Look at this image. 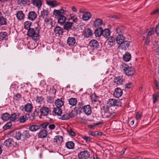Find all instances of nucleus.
<instances>
[{
    "label": "nucleus",
    "mask_w": 159,
    "mask_h": 159,
    "mask_svg": "<svg viewBox=\"0 0 159 159\" xmlns=\"http://www.w3.org/2000/svg\"><path fill=\"white\" fill-rule=\"evenodd\" d=\"M40 29L38 27L30 28L29 29L27 34L34 41H36L37 38L40 36Z\"/></svg>",
    "instance_id": "nucleus-1"
},
{
    "label": "nucleus",
    "mask_w": 159,
    "mask_h": 159,
    "mask_svg": "<svg viewBox=\"0 0 159 159\" xmlns=\"http://www.w3.org/2000/svg\"><path fill=\"white\" fill-rule=\"evenodd\" d=\"M120 67L124 71L125 73L128 76H132L135 72L134 69L131 66H129L126 64L123 63L121 65Z\"/></svg>",
    "instance_id": "nucleus-2"
},
{
    "label": "nucleus",
    "mask_w": 159,
    "mask_h": 159,
    "mask_svg": "<svg viewBox=\"0 0 159 159\" xmlns=\"http://www.w3.org/2000/svg\"><path fill=\"white\" fill-rule=\"evenodd\" d=\"M49 12L48 10L43 9L41 11V16L44 19V21L47 24L51 25L52 20L49 16Z\"/></svg>",
    "instance_id": "nucleus-3"
},
{
    "label": "nucleus",
    "mask_w": 159,
    "mask_h": 159,
    "mask_svg": "<svg viewBox=\"0 0 159 159\" xmlns=\"http://www.w3.org/2000/svg\"><path fill=\"white\" fill-rule=\"evenodd\" d=\"M67 11L64 10L63 9H60L59 10L54 9L53 12V15L55 17H60L63 15H65L66 16L68 15L66 13Z\"/></svg>",
    "instance_id": "nucleus-4"
},
{
    "label": "nucleus",
    "mask_w": 159,
    "mask_h": 159,
    "mask_svg": "<svg viewBox=\"0 0 159 159\" xmlns=\"http://www.w3.org/2000/svg\"><path fill=\"white\" fill-rule=\"evenodd\" d=\"M115 113L114 112L110 111V110H103L101 112L102 116L104 118L113 116Z\"/></svg>",
    "instance_id": "nucleus-5"
},
{
    "label": "nucleus",
    "mask_w": 159,
    "mask_h": 159,
    "mask_svg": "<svg viewBox=\"0 0 159 159\" xmlns=\"http://www.w3.org/2000/svg\"><path fill=\"white\" fill-rule=\"evenodd\" d=\"M89 152L87 151L80 152L78 154L79 159H87L89 158Z\"/></svg>",
    "instance_id": "nucleus-6"
},
{
    "label": "nucleus",
    "mask_w": 159,
    "mask_h": 159,
    "mask_svg": "<svg viewBox=\"0 0 159 159\" xmlns=\"http://www.w3.org/2000/svg\"><path fill=\"white\" fill-rule=\"evenodd\" d=\"M63 141V138L60 135L56 136L53 139V142L55 144L61 145Z\"/></svg>",
    "instance_id": "nucleus-7"
},
{
    "label": "nucleus",
    "mask_w": 159,
    "mask_h": 159,
    "mask_svg": "<svg viewBox=\"0 0 159 159\" xmlns=\"http://www.w3.org/2000/svg\"><path fill=\"white\" fill-rule=\"evenodd\" d=\"M123 81V79L122 77L120 76L115 77L113 83L114 85H121Z\"/></svg>",
    "instance_id": "nucleus-8"
},
{
    "label": "nucleus",
    "mask_w": 159,
    "mask_h": 159,
    "mask_svg": "<svg viewBox=\"0 0 159 159\" xmlns=\"http://www.w3.org/2000/svg\"><path fill=\"white\" fill-rule=\"evenodd\" d=\"M89 45L92 49L97 48L99 46V43L95 39L91 40L89 43Z\"/></svg>",
    "instance_id": "nucleus-9"
},
{
    "label": "nucleus",
    "mask_w": 159,
    "mask_h": 159,
    "mask_svg": "<svg viewBox=\"0 0 159 159\" xmlns=\"http://www.w3.org/2000/svg\"><path fill=\"white\" fill-rule=\"evenodd\" d=\"M125 37L122 34H119L116 36L115 38L116 43L119 45L124 42L125 40Z\"/></svg>",
    "instance_id": "nucleus-10"
},
{
    "label": "nucleus",
    "mask_w": 159,
    "mask_h": 159,
    "mask_svg": "<svg viewBox=\"0 0 159 159\" xmlns=\"http://www.w3.org/2000/svg\"><path fill=\"white\" fill-rule=\"evenodd\" d=\"M123 93L122 90L118 88H116L114 92V96L116 98H119L122 95Z\"/></svg>",
    "instance_id": "nucleus-11"
},
{
    "label": "nucleus",
    "mask_w": 159,
    "mask_h": 159,
    "mask_svg": "<svg viewBox=\"0 0 159 159\" xmlns=\"http://www.w3.org/2000/svg\"><path fill=\"white\" fill-rule=\"evenodd\" d=\"M130 44V42L129 41H124L120 45L119 48L122 50H125L128 48Z\"/></svg>",
    "instance_id": "nucleus-12"
},
{
    "label": "nucleus",
    "mask_w": 159,
    "mask_h": 159,
    "mask_svg": "<svg viewBox=\"0 0 159 159\" xmlns=\"http://www.w3.org/2000/svg\"><path fill=\"white\" fill-rule=\"evenodd\" d=\"M37 14L34 11H30L28 15V18L30 20L33 21L37 17Z\"/></svg>",
    "instance_id": "nucleus-13"
},
{
    "label": "nucleus",
    "mask_w": 159,
    "mask_h": 159,
    "mask_svg": "<svg viewBox=\"0 0 159 159\" xmlns=\"http://www.w3.org/2000/svg\"><path fill=\"white\" fill-rule=\"evenodd\" d=\"M76 43L75 38L73 37H69L67 40V43L70 46H73Z\"/></svg>",
    "instance_id": "nucleus-14"
},
{
    "label": "nucleus",
    "mask_w": 159,
    "mask_h": 159,
    "mask_svg": "<svg viewBox=\"0 0 159 159\" xmlns=\"http://www.w3.org/2000/svg\"><path fill=\"white\" fill-rule=\"evenodd\" d=\"M26 111L28 112V115L29 116V118L30 120H34L36 116V114H37L36 110L34 112L31 111V110H25Z\"/></svg>",
    "instance_id": "nucleus-15"
},
{
    "label": "nucleus",
    "mask_w": 159,
    "mask_h": 159,
    "mask_svg": "<svg viewBox=\"0 0 159 159\" xmlns=\"http://www.w3.org/2000/svg\"><path fill=\"white\" fill-rule=\"evenodd\" d=\"M120 102H117L115 99H109L108 102V104L110 106H119V104Z\"/></svg>",
    "instance_id": "nucleus-16"
},
{
    "label": "nucleus",
    "mask_w": 159,
    "mask_h": 159,
    "mask_svg": "<svg viewBox=\"0 0 159 159\" xmlns=\"http://www.w3.org/2000/svg\"><path fill=\"white\" fill-rule=\"evenodd\" d=\"M91 14L88 12H86L84 13L82 15V19L84 21H87L91 17Z\"/></svg>",
    "instance_id": "nucleus-17"
},
{
    "label": "nucleus",
    "mask_w": 159,
    "mask_h": 159,
    "mask_svg": "<svg viewBox=\"0 0 159 159\" xmlns=\"http://www.w3.org/2000/svg\"><path fill=\"white\" fill-rule=\"evenodd\" d=\"M6 19L3 16L2 12L0 11V25H6L7 24Z\"/></svg>",
    "instance_id": "nucleus-18"
},
{
    "label": "nucleus",
    "mask_w": 159,
    "mask_h": 159,
    "mask_svg": "<svg viewBox=\"0 0 159 159\" xmlns=\"http://www.w3.org/2000/svg\"><path fill=\"white\" fill-rule=\"evenodd\" d=\"M40 127L41 126L39 125H34L30 126L29 129L30 131L34 132L39 129Z\"/></svg>",
    "instance_id": "nucleus-19"
},
{
    "label": "nucleus",
    "mask_w": 159,
    "mask_h": 159,
    "mask_svg": "<svg viewBox=\"0 0 159 159\" xmlns=\"http://www.w3.org/2000/svg\"><path fill=\"white\" fill-rule=\"evenodd\" d=\"M8 34L6 32H0V40L6 41L8 39Z\"/></svg>",
    "instance_id": "nucleus-20"
},
{
    "label": "nucleus",
    "mask_w": 159,
    "mask_h": 159,
    "mask_svg": "<svg viewBox=\"0 0 159 159\" xmlns=\"http://www.w3.org/2000/svg\"><path fill=\"white\" fill-rule=\"evenodd\" d=\"M48 134L47 131L45 129L41 130L38 133V136L41 138H43L46 137Z\"/></svg>",
    "instance_id": "nucleus-21"
},
{
    "label": "nucleus",
    "mask_w": 159,
    "mask_h": 159,
    "mask_svg": "<svg viewBox=\"0 0 159 159\" xmlns=\"http://www.w3.org/2000/svg\"><path fill=\"white\" fill-rule=\"evenodd\" d=\"M74 116V115L72 112L69 114L66 113L62 115L61 117V119L62 120H67Z\"/></svg>",
    "instance_id": "nucleus-22"
},
{
    "label": "nucleus",
    "mask_w": 159,
    "mask_h": 159,
    "mask_svg": "<svg viewBox=\"0 0 159 159\" xmlns=\"http://www.w3.org/2000/svg\"><path fill=\"white\" fill-rule=\"evenodd\" d=\"M46 3L52 7H56L58 5V3L55 0H46Z\"/></svg>",
    "instance_id": "nucleus-23"
},
{
    "label": "nucleus",
    "mask_w": 159,
    "mask_h": 159,
    "mask_svg": "<svg viewBox=\"0 0 159 159\" xmlns=\"http://www.w3.org/2000/svg\"><path fill=\"white\" fill-rule=\"evenodd\" d=\"M31 3L38 8L40 7L42 5V2L41 0H32Z\"/></svg>",
    "instance_id": "nucleus-24"
},
{
    "label": "nucleus",
    "mask_w": 159,
    "mask_h": 159,
    "mask_svg": "<svg viewBox=\"0 0 159 159\" xmlns=\"http://www.w3.org/2000/svg\"><path fill=\"white\" fill-rule=\"evenodd\" d=\"M116 39L113 37H109L107 39L106 42L110 46H112L115 43Z\"/></svg>",
    "instance_id": "nucleus-25"
},
{
    "label": "nucleus",
    "mask_w": 159,
    "mask_h": 159,
    "mask_svg": "<svg viewBox=\"0 0 159 159\" xmlns=\"http://www.w3.org/2000/svg\"><path fill=\"white\" fill-rule=\"evenodd\" d=\"M13 143V139L9 138L6 140L4 143V144L6 147H10L12 146Z\"/></svg>",
    "instance_id": "nucleus-26"
},
{
    "label": "nucleus",
    "mask_w": 159,
    "mask_h": 159,
    "mask_svg": "<svg viewBox=\"0 0 159 159\" xmlns=\"http://www.w3.org/2000/svg\"><path fill=\"white\" fill-rule=\"evenodd\" d=\"M54 32L56 34L61 35L63 33V29L60 26H57L54 29Z\"/></svg>",
    "instance_id": "nucleus-27"
},
{
    "label": "nucleus",
    "mask_w": 159,
    "mask_h": 159,
    "mask_svg": "<svg viewBox=\"0 0 159 159\" xmlns=\"http://www.w3.org/2000/svg\"><path fill=\"white\" fill-rule=\"evenodd\" d=\"M66 148L68 149H73L75 147V144L72 141H68L65 144Z\"/></svg>",
    "instance_id": "nucleus-28"
},
{
    "label": "nucleus",
    "mask_w": 159,
    "mask_h": 159,
    "mask_svg": "<svg viewBox=\"0 0 159 159\" xmlns=\"http://www.w3.org/2000/svg\"><path fill=\"white\" fill-rule=\"evenodd\" d=\"M92 31L89 28H87L85 29L84 33V35L85 37L88 38L92 34Z\"/></svg>",
    "instance_id": "nucleus-29"
},
{
    "label": "nucleus",
    "mask_w": 159,
    "mask_h": 159,
    "mask_svg": "<svg viewBox=\"0 0 159 159\" xmlns=\"http://www.w3.org/2000/svg\"><path fill=\"white\" fill-rule=\"evenodd\" d=\"M110 35V32L108 29H105L102 30V35L104 38H107Z\"/></svg>",
    "instance_id": "nucleus-30"
},
{
    "label": "nucleus",
    "mask_w": 159,
    "mask_h": 159,
    "mask_svg": "<svg viewBox=\"0 0 159 159\" xmlns=\"http://www.w3.org/2000/svg\"><path fill=\"white\" fill-rule=\"evenodd\" d=\"M19 116L18 113H12L11 116H10V120L14 121L19 118Z\"/></svg>",
    "instance_id": "nucleus-31"
},
{
    "label": "nucleus",
    "mask_w": 159,
    "mask_h": 159,
    "mask_svg": "<svg viewBox=\"0 0 159 159\" xmlns=\"http://www.w3.org/2000/svg\"><path fill=\"white\" fill-rule=\"evenodd\" d=\"M102 23V20L100 19H97L93 22V25L95 27H98L101 26Z\"/></svg>",
    "instance_id": "nucleus-32"
},
{
    "label": "nucleus",
    "mask_w": 159,
    "mask_h": 159,
    "mask_svg": "<svg viewBox=\"0 0 159 159\" xmlns=\"http://www.w3.org/2000/svg\"><path fill=\"white\" fill-rule=\"evenodd\" d=\"M102 29L101 27H98L97 28L95 31V36L97 37H100L102 34Z\"/></svg>",
    "instance_id": "nucleus-33"
},
{
    "label": "nucleus",
    "mask_w": 159,
    "mask_h": 159,
    "mask_svg": "<svg viewBox=\"0 0 159 159\" xmlns=\"http://www.w3.org/2000/svg\"><path fill=\"white\" fill-rule=\"evenodd\" d=\"M55 104L58 109H60V108L63 105V102L61 99H57L55 102Z\"/></svg>",
    "instance_id": "nucleus-34"
},
{
    "label": "nucleus",
    "mask_w": 159,
    "mask_h": 159,
    "mask_svg": "<svg viewBox=\"0 0 159 159\" xmlns=\"http://www.w3.org/2000/svg\"><path fill=\"white\" fill-rule=\"evenodd\" d=\"M16 17L19 20H22L24 19V14L21 11H18L16 14Z\"/></svg>",
    "instance_id": "nucleus-35"
},
{
    "label": "nucleus",
    "mask_w": 159,
    "mask_h": 159,
    "mask_svg": "<svg viewBox=\"0 0 159 159\" xmlns=\"http://www.w3.org/2000/svg\"><path fill=\"white\" fill-rule=\"evenodd\" d=\"M131 55L129 53H126L123 57V60L126 62H128L130 60Z\"/></svg>",
    "instance_id": "nucleus-36"
},
{
    "label": "nucleus",
    "mask_w": 159,
    "mask_h": 159,
    "mask_svg": "<svg viewBox=\"0 0 159 159\" xmlns=\"http://www.w3.org/2000/svg\"><path fill=\"white\" fill-rule=\"evenodd\" d=\"M64 15H63L59 17V18L58 19V22L61 25L63 24L66 21V18L64 16Z\"/></svg>",
    "instance_id": "nucleus-37"
},
{
    "label": "nucleus",
    "mask_w": 159,
    "mask_h": 159,
    "mask_svg": "<svg viewBox=\"0 0 159 159\" xmlns=\"http://www.w3.org/2000/svg\"><path fill=\"white\" fill-rule=\"evenodd\" d=\"M116 31L118 34H122L124 32V28L122 26L118 27L116 29Z\"/></svg>",
    "instance_id": "nucleus-38"
},
{
    "label": "nucleus",
    "mask_w": 159,
    "mask_h": 159,
    "mask_svg": "<svg viewBox=\"0 0 159 159\" xmlns=\"http://www.w3.org/2000/svg\"><path fill=\"white\" fill-rule=\"evenodd\" d=\"M17 3L20 5L25 6L27 4H29L30 2L29 0H18Z\"/></svg>",
    "instance_id": "nucleus-39"
},
{
    "label": "nucleus",
    "mask_w": 159,
    "mask_h": 159,
    "mask_svg": "<svg viewBox=\"0 0 159 159\" xmlns=\"http://www.w3.org/2000/svg\"><path fill=\"white\" fill-rule=\"evenodd\" d=\"M73 24L72 22L67 21L66 22L64 25V28L65 30H68L71 28Z\"/></svg>",
    "instance_id": "nucleus-40"
},
{
    "label": "nucleus",
    "mask_w": 159,
    "mask_h": 159,
    "mask_svg": "<svg viewBox=\"0 0 159 159\" xmlns=\"http://www.w3.org/2000/svg\"><path fill=\"white\" fill-rule=\"evenodd\" d=\"M2 119L5 121H7L10 119V115L7 113L3 114L2 116Z\"/></svg>",
    "instance_id": "nucleus-41"
},
{
    "label": "nucleus",
    "mask_w": 159,
    "mask_h": 159,
    "mask_svg": "<svg viewBox=\"0 0 159 159\" xmlns=\"http://www.w3.org/2000/svg\"><path fill=\"white\" fill-rule=\"evenodd\" d=\"M22 137L24 139L29 138L30 136L29 132L28 130H25L21 132Z\"/></svg>",
    "instance_id": "nucleus-42"
},
{
    "label": "nucleus",
    "mask_w": 159,
    "mask_h": 159,
    "mask_svg": "<svg viewBox=\"0 0 159 159\" xmlns=\"http://www.w3.org/2000/svg\"><path fill=\"white\" fill-rule=\"evenodd\" d=\"M159 95V92H157L152 95V100L153 103H155L157 101Z\"/></svg>",
    "instance_id": "nucleus-43"
},
{
    "label": "nucleus",
    "mask_w": 159,
    "mask_h": 159,
    "mask_svg": "<svg viewBox=\"0 0 159 159\" xmlns=\"http://www.w3.org/2000/svg\"><path fill=\"white\" fill-rule=\"evenodd\" d=\"M70 20H72L74 22H76L77 21L78 19L77 16L73 14H70Z\"/></svg>",
    "instance_id": "nucleus-44"
},
{
    "label": "nucleus",
    "mask_w": 159,
    "mask_h": 159,
    "mask_svg": "<svg viewBox=\"0 0 159 159\" xmlns=\"http://www.w3.org/2000/svg\"><path fill=\"white\" fill-rule=\"evenodd\" d=\"M27 120V118L25 115L20 116L19 118V121L21 123H24Z\"/></svg>",
    "instance_id": "nucleus-45"
},
{
    "label": "nucleus",
    "mask_w": 159,
    "mask_h": 159,
    "mask_svg": "<svg viewBox=\"0 0 159 159\" xmlns=\"http://www.w3.org/2000/svg\"><path fill=\"white\" fill-rule=\"evenodd\" d=\"M77 100L75 98H70L69 101V104L72 106H75L76 104Z\"/></svg>",
    "instance_id": "nucleus-46"
},
{
    "label": "nucleus",
    "mask_w": 159,
    "mask_h": 159,
    "mask_svg": "<svg viewBox=\"0 0 159 159\" xmlns=\"http://www.w3.org/2000/svg\"><path fill=\"white\" fill-rule=\"evenodd\" d=\"M22 136L21 132L20 131H17L15 134V137L16 139L18 140L21 139Z\"/></svg>",
    "instance_id": "nucleus-47"
},
{
    "label": "nucleus",
    "mask_w": 159,
    "mask_h": 159,
    "mask_svg": "<svg viewBox=\"0 0 159 159\" xmlns=\"http://www.w3.org/2000/svg\"><path fill=\"white\" fill-rule=\"evenodd\" d=\"M44 98L41 96H37L35 99L36 102L41 104L43 101Z\"/></svg>",
    "instance_id": "nucleus-48"
},
{
    "label": "nucleus",
    "mask_w": 159,
    "mask_h": 159,
    "mask_svg": "<svg viewBox=\"0 0 159 159\" xmlns=\"http://www.w3.org/2000/svg\"><path fill=\"white\" fill-rule=\"evenodd\" d=\"M11 122L7 123L3 127V128L5 130H7L11 128Z\"/></svg>",
    "instance_id": "nucleus-49"
},
{
    "label": "nucleus",
    "mask_w": 159,
    "mask_h": 159,
    "mask_svg": "<svg viewBox=\"0 0 159 159\" xmlns=\"http://www.w3.org/2000/svg\"><path fill=\"white\" fill-rule=\"evenodd\" d=\"M31 25V23L29 21H26L24 23V27L26 29L29 30Z\"/></svg>",
    "instance_id": "nucleus-50"
},
{
    "label": "nucleus",
    "mask_w": 159,
    "mask_h": 159,
    "mask_svg": "<svg viewBox=\"0 0 159 159\" xmlns=\"http://www.w3.org/2000/svg\"><path fill=\"white\" fill-rule=\"evenodd\" d=\"M91 99L92 102H96L98 101V97L94 94L91 96Z\"/></svg>",
    "instance_id": "nucleus-51"
},
{
    "label": "nucleus",
    "mask_w": 159,
    "mask_h": 159,
    "mask_svg": "<svg viewBox=\"0 0 159 159\" xmlns=\"http://www.w3.org/2000/svg\"><path fill=\"white\" fill-rule=\"evenodd\" d=\"M54 113L56 115L61 116L62 113V110H53Z\"/></svg>",
    "instance_id": "nucleus-52"
},
{
    "label": "nucleus",
    "mask_w": 159,
    "mask_h": 159,
    "mask_svg": "<svg viewBox=\"0 0 159 159\" xmlns=\"http://www.w3.org/2000/svg\"><path fill=\"white\" fill-rule=\"evenodd\" d=\"M25 109H32L33 107L32 105L30 103H27L24 107Z\"/></svg>",
    "instance_id": "nucleus-53"
},
{
    "label": "nucleus",
    "mask_w": 159,
    "mask_h": 159,
    "mask_svg": "<svg viewBox=\"0 0 159 159\" xmlns=\"http://www.w3.org/2000/svg\"><path fill=\"white\" fill-rule=\"evenodd\" d=\"M21 98V96L20 94H17L14 97V100L18 101L20 100Z\"/></svg>",
    "instance_id": "nucleus-54"
},
{
    "label": "nucleus",
    "mask_w": 159,
    "mask_h": 159,
    "mask_svg": "<svg viewBox=\"0 0 159 159\" xmlns=\"http://www.w3.org/2000/svg\"><path fill=\"white\" fill-rule=\"evenodd\" d=\"M154 33V30L152 29H149L148 30V33L147 34V38H148L150 35Z\"/></svg>",
    "instance_id": "nucleus-55"
},
{
    "label": "nucleus",
    "mask_w": 159,
    "mask_h": 159,
    "mask_svg": "<svg viewBox=\"0 0 159 159\" xmlns=\"http://www.w3.org/2000/svg\"><path fill=\"white\" fill-rule=\"evenodd\" d=\"M47 101L50 103H53L54 101V99L52 97H48L47 98Z\"/></svg>",
    "instance_id": "nucleus-56"
},
{
    "label": "nucleus",
    "mask_w": 159,
    "mask_h": 159,
    "mask_svg": "<svg viewBox=\"0 0 159 159\" xmlns=\"http://www.w3.org/2000/svg\"><path fill=\"white\" fill-rule=\"evenodd\" d=\"M49 124V123L48 122H45L43 123L42 124L40 125L39 126H41L43 128L46 129Z\"/></svg>",
    "instance_id": "nucleus-57"
},
{
    "label": "nucleus",
    "mask_w": 159,
    "mask_h": 159,
    "mask_svg": "<svg viewBox=\"0 0 159 159\" xmlns=\"http://www.w3.org/2000/svg\"><path fill=\"white\" fill-rule=\"evenodd\" d=\"M83 108L79 107V109H91V107L89 105H87L83 106Z\"/></svg>",
    "instance_id": "nucleus-58"
},
{
    "label": "nucleus",
    "mask_w": 159,
    "mask_h": 159,
    "mask_svg": "<svg viewBox=\"0 0 159 159\" xmlns=\"http://www.w3.org/2000/svg\"><path fill=\"white\" fill-rule=\"evenodd\" d=\"M133 85L132 82H129L127 84H126L125 85V88L127 89H129L131 88L133 86Z\"/></svg>",
    "instance_id": "nucleus-59"
},
{
    "label": "nucleus",
    "mask_w": 159,
    "mask_h": 159,
    "mask_svg": "<svg viewBox=\"0 0 159 159\" xmlns=\"http://www.w3.org/2000/svg\"><path fill=\"white\" fill-rule=\"evenodd\" d=\"M155 31L156 34L157 35H159V22L158 24L156 26Z\"/></svg>",
    "instance_id": "nucleus-60"
},
{
    "label": "nucleus",
    "mask_w": 159,
    "mask_h": 159,
    "mask_svg": "<svg viewBox=\"0 0 159 159\" xmlns=\"http://www.w3.org/2000/svg\"><path fill=\"white\" fill-rule=\"evenodd\" d=\"M142 115V113L140 112H138L136 114V118L138 120L140 118Z\"/></svg>",
    "instance_id": "nucleus-61"
},
{
    "label": "nucleus",
    "mask_w": 159,
    "mask_h": 159,
    "mask_svg": "<svg viewBox=\"0 0 159 159\" xmlns=\"http://www.w3.org/2000/svg\"><path fill=\"white\" fill-rule=\"evenodd\" d=\"M87 115H90L92 113V110H83Z\"/></svg>",
    "instance_id": "nucleus-62"
},
{
    "label": "nucleus",
    "mask_w": 159,
    "mask_h": 159,
    "mask_svg": "<svg viewBox=\"0 0 159 159\" xmlns=\"http://www.w3.org/2000/svg\"><path fill=\"white\" fill-rule=\"evenodd\" d=\"M55 127V125L53 124H52L48 125V128L51 130L54 129Z\"/></svg>",
    "instance_id": "nucleus-63"
},
{
    "label": "nucleus",
    "mask_w": 159,
    "mask_h": 159,
    "mask_svg": "<svg viewBox=\"0 0 159 159\" xmlns=\"http://www.w3.org/2000/svg\"><path fill=\"white\" fill-rule=\"evenodd\" d=\"M68 132L72 136H75V132L73 131L71 129L68 130Z\"/></svg>",
    "instance_id": "nucleus-64"
}]
</instances>
